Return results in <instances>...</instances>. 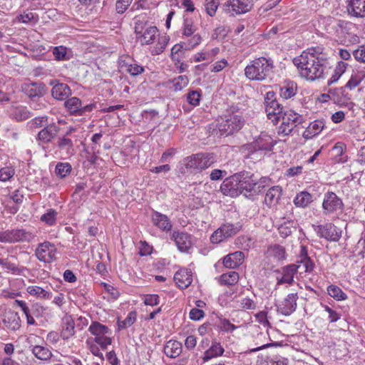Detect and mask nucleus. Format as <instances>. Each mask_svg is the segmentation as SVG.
<instances>
[{"mask_svg":"<svg viewBox=\"0 0 365 365\" xmlns=\"http://www.w3.org/2000/svg\"><path fill=\"white\" fill-rule=\"evenodd\" d=\"M293 62L300 76L312 81L324 78L329 68L328 55L322 46L308 48Z\"/></svg>","mask_w":365,"mask_h":365,"instance_id":"1","label":"nucleus"},{"mask_svg":"<svg viewBox=\"0 0 365 365\" xmlns=\"http://www.w3.org/2000/svg\"><path fill=\"white\" fill-rule=\"evenodd\" d=\"M245 123L242 113L237 106H232L220 117L217 127L221 135L227 136L240 131Z\"/></svg>","mask_w":365,"mask_h":365,"instance_id":"2","label":"nucleus"},{"mask_svg":"<svg viewBox=\"0 0 365 365\" xmlns=\"http://www.w3.org/2000/svg\"><path fill=\"white\" fill-rule=\"evenodd\" d=\"M274 62L271 58L259 57L250 62L245 68V75L250 81H262L273 73Z\"/></svg>","mask_w":365,"mask_h":365,"instance_id":"3","label":"nucleus"},{"mask_svg":"<svg viewBox=\"0 0 365 365\" xmlns=\"http://www.w3.org/2000/svg\"><path fill=\"white\" fill-rule=\"evenodd\" d=\"M264 104L267 118L270 120L273 124H277L287 109L277 101L276 93L274 91L267 92Z\"/></svg>","mask_w":365,"mask_h":365,"instance_id":"4","label":"nucleus"},{"mask_svg":"<svg viewBox=\"0 0 365 365\" xmlns=\"http://www.w3.org/2000/svg\"><path fill=\"white\" fill-rule=\"evenodd\" d=\"M280 120L282 123L278 128V133L289 135L294 128L304 122V117L291 109H287Z\"/></svg>","mask_w":365,"mask_h":365,"instance_id":"5","label":"nucleus"},{"mask_svg":"<svg viewBox=\"0 0 365 365\" xmlns=\"http://www.w3.org/2000/svg\"><path fill=\"white\" fill-rule=\"evenodd\" d=\"M213 163V156L206 153L192 155L183 160V165L187 170H202L211 166Z\"/></svg>","mask_w":365,"mask_h":365,"instance_id":"6","label":"nucleus"},{"mask_svg":"<svg viewBox=\"0 0 365 365\" xmlns=\"http://www.w3.org/2000/svg\"><path fill=\"white\" fill-rule=\"evenodd\" d=\"M343 209V201L335 192L328 191L324 194L322 202V210L325 215L341 212Z\"/></svg>","mask_w":365,"mask_h":365,"instance_id":"7","label":"nucleus"},{"mask_svg":"<svg viewBox=\"0 0 365 365\" xmlns=\"http://www.w3.org/2000/svg\"><path fill=\"white\" fill-rule=\"evenodd\" d=\"M314 231L319 237L328 241L338 242L341 237V230L332 223L314 226Z\"/></svg>","mask_w":365,"mask_h":365,"instance_id":"8","label":"nucleus"},{"mask_svg":"<svg viewBox=\"0 0 365 365\" xmlns=\"http://www.w3.org/2000/svg\"><path fill=\"white\" fill-rule=\"evenodd\" d=\"M56 248L50 242L40 243L35 250L37 259L45 263H51L56 259Z\"/></svg>","mask_w":365,"mask_h":365,"instance_id":"9","label":"nucleus"},{"mask_svg":"<svg viewBox=\"0 0 365 365\" xmlns=\"http://www.w3.org/2000/svg\"><path fill=\"white\" fill-rule=\"evenodd\" d=\"M56 145L57 148L56 153L58 152L61 158L64 159L70 158L76 153L74 141L71 137L68 135L58 137Z\"/></svg>","mask_w":365,"mask_h":365,"instance_id":"10","label":"nucleus"},{"mask_svg":"<svg viewBox=\"0 0 365 365\" xmlns=\"http://www.w3.org/2000/svg\"><path fill=\"white\" fill-rule=\"evenodd\" d=\"M60 127L55 123L46 124L37 134L38 144H48L55 139L60 132Z\"/></svg>","mask_w":365,"mask_h":365,"instance_id":"11","label":"nucleus"},{"mask_svg":"<svg viewBox=\"0 0 365 365\" xmlns=\"http://www.w3.org/2000/svg\"><path fill=\"white\" fill-rule=\"evenodd\" d=\"M237 175L241 192L246 191L247 192L256 195L257 175L250 172L243 171L237 173Z\"/></svg>","mask_w":365,"mask_h":365,"instance_id":"12","label":"nucleus"},{"mask_svg":"<svg viewBox=\"0 0 365 365\" xmlns=\"http://www.w3.org/2000/svg\"><path fill=\"white\" fill-rule=\"evenodd\" d=\"M237 178V173H235V175L227 178L222 182L220 186V190L224 195L235 197L242 193L241 190L240 189V183H238Z\"/></svg>","mask_w":365,"mask_h":365,"instance_id":"13","label":"nucleus"},{"mask_svg":"<svg viewBox=\"0 0 365 365\" xmlns=\"http://www.w3.org/2000/svg\"><path fill=\"white\" fill-rule=\"evenodd\" d=\"M238 228L232 224H223L217 230H215L210 237V241L212 243H220L225 239L237 234Z\"/></svg>","mask_w":365,"mask_h":365,"instance_id":"14","label":"nucleus"},{"mask_svg":"<svg viewBox=\"0 0 365 365\" xmlns=\"http://www.w3.org/2000/svg\"><path fill=\"white\" fill-rule=\"evenodd\" d=\"M299 297L297 293H291L277 305V310L284 316L291 315L297 308V301Z\"/></svg>","mask_w":365,"mask_h":365,"instance_id":"15","label":"nucleus"},{"mask_svg":"<svg viewBox=\"0 0 365 365\" xmlns=\"http://www.w3.org/2000/svg\"><path fill=\"white\" fill-rule=\"evenodd\" d=\"M300 268L301 265L292 264L284 267L281 271L277 270V272L279 273V275L277 277V284L285 283L292 284L294 282V274Z\"/></svg>","mask_w":365,"mask_h":365,"instance_id":"16","label":"nucleus"},{"mask_svg":"<svg viewBox=\"0 0 365 365\" xmlns=\"http://www.w3.org/2000/svg\"><path fill=\"white\" fill-rule=\"evenodd\" d=\"M21 91L29 98L41 97L46 92L44 84L36 82L24 83Z\"/></svg>","mask_w":365,"mask_h":365,"instance_id":"17","label":"nucleus"},{"mask_svg":"<svg viewBox=\"0 0 365 365\" xmlns=\"http://www.w3.org/2000/svg\"><path fill=\"white\" fill-rule=\"evenodd\" d=\"M36 235L24 229H16L9 230V243L14 242H30L34 238Z\"/></svg>","mask_w":365,"mask_h":365,"instance_id":"18","label":"nucleus"},{"mask_svg":"<svg viewBox=\"0 0 365 365\" xmlns=\"http://www.w3.org/2000/svg\"><path fill=\"white\" fill-rule=\"evenodd\" d=\"M225 5L231 7L236 14H242L250 11L253 4L252 0H228Z\"/></svg>","mask_w":365,"mask_h":365,"instance_id":"19","label":"nucleus"},{"mask_svg":"<svg viewBox=\"0 0 365 365\" xmlns=\"http://www.w3.org/2000/svg\"><path fill=\"white\" fill-rule=\"evenodd\" d=\"M347 11L356 18L365 17V0H347Z\"/></svg>","mask_w":365,"mask_h":365,"instance_id":"20","label":"nucleus"},{"mask_svg":"<svg viewBox=\"0 0 365 365\" xmlns=\"http://www.w3.org/2000/svg\"><path fill=\"white\" fill-rule=\"evenodd\" d=\"M172 238L180 252H187L192 246L190 235L186 232H173Z\"/></svg>","mask_w":365,"mask_h":365,"instance_id":"21","label":"nucleus"},{"mask_svg":"<svg viewBox=\"0 0 365 365\" xmlns=\"http://www.w3.org/2000/svg\"><path fill=\"white\" fill-rule=\"evenodd\" d=\"M174 280L180 289H184L188 287L192 282V272L187 269H180L175 274Z\"/></svg>","mask_w":365,"mask_h":365,"instance_id":"22","label":"nucleus"},{"mask_svg":"<svg viewBox=\"0 0 365 365\" xmlns=\"http://www.w3.org/2000/svg\"><path fill=\"white\" fill-rule=\"evenodd\" d=\"M244 259V252L241 251L235 252L224 257L223 264L227 268L235 269L242 264Z\"/></svg>","mask_w":365,"mask_h":365,"instance_id":"23","label":"nucleus"},{"mask_svg":"<svg viewBox=\"0 0 365 365\" xmlns=\"http://www.w3.org/2000/svg\"><path fill=\"white\" fill-rule=\"evenodd\" d=\"M325 128L324 120H315L311 122L304 131L302 136L305 139H311L319 135Z\"/></svg>","mask_w":365,"mask_h":365,"instance_id":"24","label":"nucleus"},{"mask_svg":"<svg viewBox=\"0 0 365 365\" xmlns=\"http://www.w3.org/2000/svg\"><path fill=\"white\" fill-rule=\"evenodd\" d=\"M51 95L56 100L65 101L71 95V90L67 84L58 83L53 86Z\"/></svg>","mask_w":365,"mask_h":365,"instance_id":"25","label":"nucleus"},{"mask_svg":"<svg viewBox=\"0 0 365 365\" xmlns=\"http://www.w3.org/2000/svg\"><path fill=\"white\" fill-rule=\"evenodd\" d=\"M152 220L155 226L163 231H170L172 228L169 218L158 212H154L152 214Z\"/></svg>","mask_w":365,"mask_h":365,"instance_id":"26","label":"nucleus"},{"mask_svg":"<svg viewBox=\"0 0 365 365\" xmlns=\"http://www.w3.org/2000/svg\"><path fill=\"white\" fill-rule=\"evenodd\" d=\"M282 195V188L279 186H273L266 192L264 202L269 207L276 205Z\"/></svg>","mask_w":365,"mask_h":365,"instance_id":"27","label":"nucleus"},{"mask_svg":"<svg viewBox=\"0 0 365 365\" xmlns=\"http://www.w3.org/2000/svg\"><path fill=\"white\" fill-rule=\"evenodd\" d=\"M182 344L178 341L170 340L164 346L165 354L170 358H176L182 353Z\"/></svg>","mask_w":365,"mask_h":365,"instance_id":"28","label":"nucleus"},{"mask_svg":"<svg viewBox=\"0 0 365 365\" xmlns=\"http://www.w3.org/2000/svg\"><path fill=\"white\" fill-rule=\"evenodd\" d=\"M75 334V323L71 317L63 319L61 337L63 340H68Z\"/></svg>","mask_w":365,"mask_h":365,"instance_id":"29","label":"nucleus"},{"mask_svg":"<svg viewBox=\"0 0 365 365\" xmlns=\"http://www.w3.org/2000/svg\"><path fill=\"white\" fill-rule=\"evenodd\" d=\"M276 144V141L274 140L271 136L264 134L261 135L259 138L256 140L255 148L259 150H271L274 145Z\"/></svg>","mask_w":365,"mask_h":365,"instance_id":"30","label":"nucleus"},{"mask_svg":"<svg viewBox=\"0 0 365 365\" xmlns=\"http://www.w3.org/2000/svg\"><path fill=\"white\" fill-rule=\"evenodd\" d=\"M158 31L156 26H148L145 31L138 36V40L142 45L153 43Z\"/></svg>","mask_w":365,"mask_h":365,"instance_id":"31","label":"nucleus"},{"mask_svg":"<svg viewBox=\"0 0 365 365\" xmlns=\"http://www.w3.org/2000/svg\"><path fill=\"white\" fill-rule=\"evenodd\" d=\"M224 349L219 342H213L212 346L204 353L202 357L203 362L208 361L212 358L222 356L224 353Z\"/></svg>","mask_w":365,"mask_h":365,"instance_id":"32","label":"nucleus"},{"mask_svg":"<svg viewBox=\"0 0 365 365\" xmlns=\"http://www.w3.org/2000/svg\"><path fill=\"white\" fill-rule=\"evenodd\" d=\"M240 279L239 274L235 271H230L220 276L218 282L221 285L233 286Z\"/></svg>","mask_w":365,"mask_h":365,"instance_id":"33","label":"nucleus"},{"mask_svg":"<svg viewBox=\"0 0 365 365\" xmlns=\"http://www.w3.org/2000/svg\"><path fill=\"white\" fill-rule=\"evenodd\" d=\"M312 202V195L307 192L302 191L297 195L294 200V203L297 207H305Z\"/></svg>","mask_w":365,"mask_h":365,"instance_id":"34","label":"nucleus"},{"mask_svg":"<svg viewBox=\"0 0 365 365\" xmlns=\"http://www.w3.org/2000/svg\"><path fill=\"white\" fill-rule=\"evenodd\" d=\"M6 326L13 330H18L21 327V319L16 312H11L4 319Z\"/></svg>","mask_w":365,"mask_h":365,"instance_id":"35","label":"nucleus"},{"mask_svg":"<svg viewBox=\"0 0 365 365\" xmlns=\"http://www.w3.org/2000/svg\"><path fill=\"white\" fill-rule=\"evenodd\" d=\"M88 331L95 336V337L103 336L110 332L108 327L98 322H93L88 328Z\"/></svg>","mask_w":365,"mask_h":365,"instance_id":"36","label":"nucleus"},{"mask_svg":"<svg viewBox=\"0 0 365 365\" xmlns=\"http://www.w3.org/2000/svg\"><path fill=\"white\" fill-rule=\"evenodd\" d=\"M27 292L39 299H51V293L38 286H29L26 289Z\"/></svg>","mask_w":365,"mask_h":365,"instance_id":"37","label":"nucleus"},{"mask_svg":"<svg viewBox=\"0 0 365 365\" xmlns=\"http://www.w3.org/2000/svg\"><path fill=\"white\" fill-rule=\"evenodd\" d=\"M269 255L277 261H282L286 259V252L284 247L274 245L268 250Z\"/></svg>","mask_w":365,"mask_h":365,"instance_id":"38","label":"nucleus"},{"mask_svg":"<svg viewBox=\"0 0 365 365\" xmlns=\"http://www.w3.org/2000/svg\"><path fill=\"white\" fill-rule=\"evenodd\" d=\"M64 105L71 113L78 115L81 106V101L78 98L72 97L66 100Z\"/></svg>","mask_w":365,"mask_h":365,"instance_id":"39","label":"nucleus"},{"mask_svg":"<svg viewBox=\"0 0 365 365\" xmlns=\"http://www.w3.org/2000/svg\"><path fill=\"white\" fill-rule=\"evenodd\" d=\"M347 64L343 61L338 62L336 68L334 71V73L331 77L328 80L327 84L329 86L331 85L334 83H336L339 78L342 76V74L346 71Z\"/></svg>","mask_w":365,"mask_h":365,"instance_id":"40","label":"nucleus"},{"mask_svg":"<svg viewBox=\"0 0 365 365\" xmlns=\"http://www.w3.org/2000/svg\"><path fill=\"white\" fill-rule=\"evenodd\" d=\"M32 352L36 358L43 361L48 360L52 356L50 349L41 346H35L32 349Z\"/></svg>","mask_w":365,"mask_h":365,"instance_id":"41","label":"nucleus"},{"mask_svg":"<svg viewBox=\"0 0 365 365\" xmlns=\"http://www.w3.org/2000/svg\"><path fill=\"white\" fill-rule=\"evenodd\" d=\"M58 212L54 209H48L46 212L41 216V221L48 226H53L56 223Z\"/></svg>","mask_w":365,"mask_h":365,"instance_id":"42","label":"nucleus"},{"mask_svg":"<svg viewBox=\"0 0 365 365\" xmlns=\"http://www.w3.org/2000/svg\"><path fill=\"white\" fill-rule=\"evenodd\" d=\"M182 30L184 36L190 37L195 34L197 31V26L194 25L192 19L185 18Z\"/></svg>","mask_w":365,"mask_h":365,"instance_id":"43","label":"nucleus"},{"mask_svg":"<svg viewBox=\"0 0 365 365\" xmlns=\"http://www.w3.org/2000/svg\"><path fill=\"white\" fill-rule=\"evenodd\" d=\"M135 33L138 40V36L142 34L148 26L146 20L143 16H135L134 18Z\"/></svg>","mask_w":365,"mask_h":365,"instance_id":"44","label":"nucleus"},{"mask_svg":"<svg viewBox=\"0 0 365 365\" xmlns=\"http://www.w3.org/2000/svg\"><path fill=\"white\" fill-rule=\"evenodd\" d=\"M329 295L336 300H344L346 299V294L337 286L331 284L327 287Z\"/></svg>","mask_w":365,"mask_h":365,"instance_id":"45","label":"nucleus"},{"mask_svg":"<svg viewBox=\"0 0 365 365\" xmlns=\"http://www.w3.org/2000/svg\"><path fill=\"white\" fill-rule=\"evenodd\" d=\"M364 77V75L362 73L356 72L353 73L344 87L350 90L354 89L360 84Z\"/></svg>","mask_w":365,"mask_h":365,"instance_id":"46","label":"nucleus"},{"mask_svg":"<svg viewBox=\"0 0 365 365\" xmlns=\"http://www.w3.org/2000/svg\"><path fill=\"white\" fill-rule=\"evenodd\" d=\"M71 165L68 163H58L55 169L56 174L60 178H65L71 171Z\"/></svg>","mask_w":365,"mask_h":365,"instance_id":"47","label":"nucleus"},{"mask_svg":"<svg viewBox=\"0 0 365 365\" xmlns=\"http://www.w3.org/2000/svg\"><path fill=\"white\" fill-rule=\"evenodd\" d=\"M189 80L186 76H179L172 81L173 88L175 91H181L187 86Z\"/></svg>","mask_w":365,"mask_h":365,"instance_id":"48","label":"nucleus"},{"mask_svg":"<svg viewBox=\"0 0 365 365\" xmlns=\"http://www.w3.org/2000/svg\"><path fill=\"white\" fill-rule=\"evenodd\" d=\"M219 4V0H205L204 6L206 13L210 16H214L216 14Z\"/></svg>","mask_w":365,"mask_h":365,"instance_id":"49","label":"nucleus"},{"mask_svg":"<svg viewBox=\"0 0 365 365\" xmlns=\"http://www.w3.org/2000/svg\"><path fill=\"white\" fill-rule=\"evenodd\" d=\"M255 339L256 341L255 344L259 346L256 348L251 349V351H257L263 349L267 348L270 346V344L269 343L262 344L263 339L265 340L267 339V334L264 332L257 333L255 336Z\"/></svg>","mask_w":365,"mask_h":365,"instance_id":"50","label":"nucleus"},{"mask_svg":"<svg viewBox=\"0 0 365 365\" xmlns=\"http://www.w3.org/2000/svg\"><path fill=\"white\" fill-rule=\"evenodd\" d=\"M136 320V313L130 312L123 321L118 320V325L120 329H123L130 327Z\"/></svg>","mask_w":365,"mask_h":365,"instance_id":"51","label":"nucleus"},{"mask_svg":"<svg viewBox=\"0 0 365 365\" xmlns=\"http://www.w3.org/2000/svg\"><path fill=\"white\" fill-rule=\"evenodd\" d=\"M295 93L296 88L293 83H288L280 88V96L285 99L292 98Z\"/></svg>","mask_w":365,"mask_h":365,"instance_id":"52","label":"nucleus"},{"mask_svg":"<svg viewBox=\"0 0 365 365\" xmlns=\"http://www.w3.org/2000/svg\"><path fill=\"white\" fill-rule=\"evenodd\" d=\"M48 118L46 115L36 117L29 122V125L31 128H43L48 123Z\"/></svg>","mask_w":365,"mask_h":365,"instance_id":"53","label":"nucleus"},{"mask_svg":"<svg viewBox=\"0 0 365 365\" xmlns=\"http://www.w3.org/2000/svg\"><path fill=\"white\" fill-rule=\"evenodd\" d=\"M190 37V38H189L187 42H184L185 50L192 49L198 46L202 41L201 36L199 34H195Z\"/></svg>","mask_w":365,"mask_h":365,"instance_id":"54","label":"nucleus"},{"mask_svg":"<svg viewBox=\"0 0 365 365\" xmlns=\"http://www.w3.org/2000/svg\"><path fill=\"white\" fill-rule=\"evenodd\" d=\"M297 263V265H301L299 269H303L305 272H312L314 267V264L310 257L300 259V261H298Z\"/></svg>","mask_w":365,"mask_h":365,"instance_id":"55","label":"nucleus"},{"mask_svg":"<svg viewBox=\"0 0 365 365\" xmlns=\"http://www.w3.org/2000/svg\"><path fill=\"white\" fill-rule=\"evenodd\" d=\"M293 222H288L279 227L278 230L281 237L285 238L292 235V229H295L293 227Z\"/></svg>","mask_w":365,"mask_h":365,"instance_id":"56","label":"nucleus"},{"mask_svg":"<svg viewBox=\"0 0 365 365\" xmlns=\"http://www.w3.org/2000/svg\"><path fill=\"white\" fill-rule=\"evenodd\" d=\"M239 307L242 309L254 310L256 309V303L249 297L242 298L239 301Z\"/></svg>","mask_w":365,"mask_h":365,"instance_id":"57","label":"nucleus"},{"mask_svg":"<svg viewBox=\"0 0 365 365\" xmlns=\"http://www.w3.org/2000/svg\"><path fill=\"white\" fill-rule=\"evenodd\" d=\"M201 95L199 91H192L187 94V102L194 106H198L200 101Z\"/></svg>","mask_w":365,"mask_h":365,"instance_id":"58","label":"nucleus"},{"mask_svg":"<svg viewBox=\"0 0 365 365\" xmlns=\"http://www.w3.org/2000/svg\"><path fill=\"white\" fill-rule=\"evenodd\" d=\"M15 174L14 169L11 167H4L0 170V181L6 182Z\"/></svg>","mask_w":365,"mask_h":365,"instance_id":"59","label":"nucleus"},{"mask_svg":"<svg viewBox=\"0 0 365 365\" xmlns=\"http://www.w3.org/2000/svg\"><path fill=\"white\" fill-rule=\"evenodd\" d=\"M14 115L18 121L26 120L31 117V113L26 108L16 109Z\"/></svg>","mask_w":365,"mask_h":365,"instance_id":"60","label":"nucleus"},{"mask_svg":"<svg viewBox=\"0 0 365 365\" xmlns=\"http://www.w3.org/2000/svg\"><path fill=\"white\" fill-rule=\"evenodd\" d=\"M53 54L55 59L63 61L66 59V48L63 46H56L53 49Z\"/></svg>","mask_w":365,"mask_h":365,"instance_id":"61","label":"nucleus"},{"mask_svg":"<svg viewBox=\"0 0 365 365\" xmlns=\"http://www.w3.org/2000/svg\"><path fill=\"white\" fill-rule=\"evenodd\" d=\"M94 341L100 345V346L103 349H107V347L108 345L111 344L112 339L110 337L103 336H98L94 338Z\"/></svg>","mask_w":365,"mask_h":365,"instance_id":"62","label":"nucleus"},{"mask_svg":"<svg viewBox=\"0 0 365 365\" xmlns=\"http://www.w3.org/2000/svg\"><path fill=\"white\" fill-rule=\"evenodd\" d=\"M269 182V178L267 177H259L257 175V182H256V195L259 193L262 189L268 185Z\"/></svg>","mask_w":365,"mask_h":365,"instance_id":"63","label":"nucleus"},{"mask_svg":"<svg viewBox=\"0 0 365 365\" xmlns=\"http://www.w3.org/2000/svg\"><path fill=\"white\" fill-rule=\"evenodd\" d=\"M219 328L226 332H232L237 329V327L231 324L228 319H224L220 320Z\"/></svg>","mask_w":365,"mask_h":365,"instance_id":"64","label":"nucleus"}]
</instances>
